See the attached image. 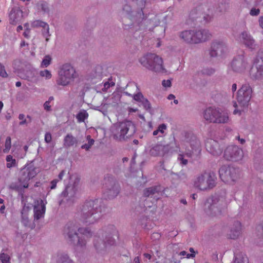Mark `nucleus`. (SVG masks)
I'll return each instance as SVG.
<instances>
[{
    "label": "nucleus",
    "mask_w": 263,
    "mask_h": 263,
    "mask_svg": "<svg viewBox=\"0 0 263 263\" xmlns=\"http://www.w3.org/2000/svg\"><path fill=\"white\" fill-rule=\"evenodd\" d=\"M182 140L190 144L191 149L186 148L185 154H179L177 160L179 164L182 166L186 165L188 163L187 159L185 157L191 158L193 156H198L201 151V144L196 136L192 132L183 131L181 133Z\"/></svg>",
    "instance_id": "1"
},
{
    "label": "nucleus",
    "mask_w": 263,
    "mask_h": 263,
    "mask_svg": "<svg viewBox=\"0 0 263 263\" xmlns=\"http://www.w3.org/2000/svg\"><path fill=\"white\" fill-rule=\"evenodd\" d=\"M98 199L87 201L81 210V220L85 223H93L100 218L101 206Z\"/></svg>",
    "instance_id": "2"
},
{
    "label": "nucleus",
    "mask_w": 263,
    "mask_h": 263,
    "mask_svg": "<svg viewBox=\"0 0 263 263\" xmlns=\"http://www.w3.org/2000/svg\"><path fill=\"white\" fill-rule=\"evenodd\" d=\"M37 175L36 168L33 166H25L20 172L18 182L12 183L9 188L18 192L29 187V181Z\"/></svg>",
    "instance_id": "3"
},
{
    "label": "nucleus",
    "mask_w": 263,
    "mask_h": 263,
    "mask_svg": "<svg viewBox=\"0 0 263 263\" xmlns=\"http://www.w3.org/2000/svg\"><path fill=\"white\" fill-rule=\"evenodd\" d=\"M64 233L66 234L71 241L77 240L78 245L80 246L85 245L86 241L83 240L85 238L91 236V233L87 229L78 228L73 222L67 223L64 228Z\"/></svg>",
    "instance_id": "4"
},
{
    "label": "nucleus",
    "mask_w": 263,
    "mask_h": 263,
    "mask_svg": "<svg viewBox=\"0 0 263 263\" xmlns=\"http://www.w3.org/2000/svg\"><path fill=\"white\" fill-rule=\"evenodd\" d=\"M103 238L105 237V240H103L100 236H95L93 238L94 247L97 251L102 250L108 246H113L115 243V240L112 238L113 236L118 238V232L114 226L110 225L105 228L104 232H101Z\"/></svg>",
    "instance_id": "5"
},
{
    "label": "nucleus",
    "mask_w": 263,
    "mask_h": 263,
    "mask_svg": "<svg viewBox=\"0 0 263 263\" xmlns=\"http://www.w3.org/2000/svg\"><path fill=\"white\" fill-rule=\"evenodd\" d=\"M203 116L206 121L213 123L225 124L229 120L227 111L218 107L206 108L203 111Z\"/></svg>",
    "instance_id": "6"
},
{
    "label": "nucleus",
    "mask_w": 263,
    "mask_h": 263,
    "mask_svg": "<svg viewBox=\"0 0 263 263\" xmlns=\"http://www.w3.org/2000/svg\"><path fill=\"white\" fill-rule=\"evenodd\" d=\"M139 62L144 67L156 72L163 71V59L154 53H147L139 59Z\"/></svg>",
    "instance_id": "7"
},
{
    "label": "nucleus",
    "mask_w": 263,
    "mask_h": 263,
    "mask_svg": "<svg viewBox=\"0 0 263 263\" xmlns=\"http://www.w3.org/2000/svg\"><path fill=\"white\" fill-rule=\"evenodd\" d=\"M224 208L222 200H220L216 196H212L206 199L204 210L209 216L214 217L221 215Z\"/></svg>",
    "instance_id": "8"
},
{
    "label": "nucleus",
    "mask_w": 263,
    "mask_h": 263,
    "mask_svg": "<svg viewBox=\"0 0 263 263\" xmlns=\"http://www.w3.org/2000/svg\"><path fill=\"white\" fill-rule=\"evenodd\" d=\"M135 132V126L133 123L130 121H125L119 123L117 126L113 137L117 141H122L128 138Z\"/></svg>",
    "instance_id": "9"
},
{
    "label": "nucleus",
    "mask_w": 263,
    "mask_h": 263,
    "mask_svg": "<svg viewBox=\"0 0 263 263\" xmlns=\"http://www.w3.org/2000/svg\"><path fill=\"white\" fill-rule=\"evenodd\" d=\"M164 124L160 125L157 129L153 132V135L157 136L158 140L160 138V141L153 146L149 151V154L153 156H161L164 155Z\"/></svg>",
    "instance_id": "10"
},
{
    "label": "nucleus",
    "mask_w": 263,
    "mask_h": 263,
    "mask_svg": "<svg viewBox=\"0 0 263 263\" xmlns=\"http://www.w3.org/2000/svg\"><path fill=\"white\" fill-rule=\"evenodd\" d=\"M74 68L70 64H66L62 66L59 72L57 83L59 85L67 86L73 80L76 76Z\"/></svg>",
    "instance_id": "11"
},
{
    "label": "nucleus",
    "mask_w": 263,
    "mask_h": 263,
    "mask_svg": "<svg viewBox=\"0 0 263 263\" xmlns=\"http://www.w3.org/2000/svg\"><path fill=\"white\" fill-rule=\"evenodd\" d=\"M263 51L259 49L253 60V65L250 70L251 78L253 80L263 79V57L260 55Z\"/></svg>",
    "instance_id": "12"
},
{
    "label": "nucleus",
    "mask_w": 263,
    "mask_h": 263,
    "mask_svg": "<svg viewBox=\"0 0 263 263\" xmlns=\"http://www.w3.org/2000/svg\"><path fill=\"white\" fill-rule=\"evenodd\" d=\"M252 89L249 84H243L237 92L236 99L241 107H247L252 96Z\"/></svg>",
    "instance_id": "13"
},
{
    "label": "nucleus",
    "mask_w": 263,
    "mask_h": 263,
    "mask_svg": "<svg viewBox=\"0 0 263 263\" xmlns=\"http://www.w3.org/2000/svg\"><path fill=\"white\" fill-rule=\"evenodd\" d=\"M243 156V150L237 145H229L224 151L223 157L227 161L238 162L241 160Z\"/></svg>",
    "instance_id": "14"
},
{
    "label": "nucleus",
    "mask_w": 263,
    "mask_h": 263,
    "mask_svg": "<svg viewBox=\"0 0 263 263\" xmlns=\"http://www.w3.org/2000/svg\"><path fill=\"white\" fill-rule=\"evenodd\" d=\"M237 40L240 44L243 45L251 51H255L258 48V44L256 43V41L247 31L241 32L238 35Z\"/></svg>",
    "instance_id": "15"
},
{
    "label": "nucleus",
    "mask_w": 263,
    "mask_h": 263,
    "mask_svg": "<svg viewBox=\"0 0 263 263\" xmlns=\"http://www.w3.org/2000/svg\"><path fill=\"white\" fill-rule=\"evenodd\" d=\"M248 64L244 54H239L234 58L231 63V67L235 72L242 73L248 67Z\"/></svg>",
    "instance_id": "16"
},
{
    "label": "nucleus",
    "mask_w": 263,
    "mask_h": 263,
    "mask_svg": "<svg viewBox=\"0 0 263 263\" xmlns=\"http://www.w3.org/2000/svg\"><path fill=\"white\" fill-rule=\"evenodd\" d=\"M227 50L226 44L221 41L216 40L211 43L209 54L211 58L222 55Z\"/></svg>",
    "instance_id": "17"
},
{
    "label": "nucleus",
    "mask_w": 263,
    "mask_h": 263,
    "mask_svg": "<svg viewBox=\"0 0 263 263\" xmlns=\"http://www.w3.org/2000/svg\"><path fill=\"white\" fill-rule=\"evenodd\" d=\"M205 145L207 151L213 156H219L222 152V148L219 143L214 139H208Z\"/></svg>",
    "instance_id": "18"
},
{
    "label": "nucleus",
    "mask_w": 263,
    "mask_h": 263,
    "mask_svg": "<svg viewBox=\"0 0 263 263\" xmlns=\"http://www.w3.org/2000/svg\"><path fill=\"white\" fill-rule=\"evenodd\" d=\"M194 44L206 42L211 39L212 34L206 29H199L194 30Z\"/></svg>",
    "instance_id": "19"
},
{
    "label": "nucleus",
    "mask_w": 263,
    "mask_h": 263,
    "mask_svg": "<svg viewBox=\"0 0 263 263\" xmlns=\"http://www.w3.org/2000/svg\"><path fill=\"white\" fill-rule=\"evenodd\" d=\"M241 233V224L238 221H235L230 227V231L228 234L229 238L235 239H237Z\"/></svg>",
    "instance_id": "20"
},
{
    "label": "nucleus",
    "mask_w": 263,
    "mask_h": 263,
    "mask_svg": "<svg viewBox=\"0 0 263 263\" xmlns=\"http://www.w3.org/2000/svg\"><path fill=\"white\" fill-rule=\"evenodd\" d=\"M45 211L46 207L44 201L42 199L37 200L34 206V218L38 220L44 217Z\"/></svg>",
    "instance_id": "21"
},
{
    "label": "nucleus",
    "mask_w": 263,
    "mask_h": 263,
    "mask_svg": "<svg viewBox=\"0 0 263 263\" xmlns=\"http://www.w3.org/2000/svg\"><path fill=\"white\" fill-rule=\"evenodd\" d=\"M180 38L187 44H194V30H186L179 32Z\"/></svg>",
    "instance_id": "22"
},
{
    "label": "nucleus",
    "mask_w": 263,
    "mask_h": 263,
    "mask_svg": "<svg viewBox=\"0 0 263 263\" xmlns=\"http://www.w3.org/2000/svg\"><path fill=\"white\" fill-rule=\"evenodd\" d=\"M254 167L260 171H263V150L258 149L254 156Z\"/></svg>",
    "instance_id": "23"
},
{
    "label": "nucleus",
    "mask_w": 263,
    "mask_h": 263,
    "mask_svg": "<svg viewBox=\"0 0 263 263\" xmlns=\"http://www.w3.org/2000/svg\"><path fill=\"white\" fill-rule=\"evenodd\" d=\"M161 187L160 185H156L148 187L144 190L143 194L145 197H157L156 195H158L161 191Z\"/></svg>",
    "instance_id": "24"
},
{
    "label": "nucleus",
    "mask_w": 263,
    "mask_h": 263,
    "mask_svg": "<svg viewBox=\"0 0 263 263\" xmlns=\"http://www.w3.org/2000/svg\"><path fill=\"white\" fill-rule=\"evenodd\" d=\"M207 176L206 172H204L199 175L195 182V185L201 190H206V180Z\"/></svg>",
    "instance_id": "25"
},
{
    "label": "nucleus",
    "mask_w": 263,
    "mask_h": 263,
    "mask_svg": "<svg viewBox=\"0 0 263 263\" xmlns=\"http://www.w3.org/2000/svg\"><path fill=\"white\" fill-rule=\"evenodd\" d=\"M229 168L230 166L223 165L219 170L220 178L222 181L227 183H229L230 177Z\"/></svg>",
    "instance_id": "26"
},
{
    "label": "nucleus",
    "mask_w": 263,
    "mask_h": 263,
    "mask_svg": "<svg viewBox=\"0 0 263 263\" xmlns=\"http://www.w3.org/2000/svg\"><path fill=\"white\" fill-rule=\"evenodd\" d=\"M206 175L208 176L206 180V189L208 188L212 189L215 186L216 184V177L215 174L212 172L209 173L206 172Z\"/></svg>",
    "instance_id": "27"
},
{
    "label": "nucleus",
    "mask_w": 263,
    "mask_h": 263,
    "mask_svg": "<svg viewBox=\"0 0 263 263\" xmlns=\"http://www.w3.org/2000/svg\"><path fill=\"white\" fill-rule=\"evenodd\" d=\"M230 177L229 183L235 181L240 176V172L238 168H235L233 166H230L229 168Z\"/></svg>",
    "instance_id": "28"
},
{
    "label": "nucleus",
    "mask_w": 263,
    "mask_h": 263,
    "mask_svg": "<svg viewBox=\"0 0 263 263\" xmlns=\"http://www.w3.org/2000/svg\"><path fill=\"white\" fill-rule=\"evenodd\" d=\"M78 140L71 134H67L64 139V145L65 147H70L76 145Z\"/></svg>",
    "instance_id": "29"
},
{
    "label": "nucleus",
    "mask_w": 263,
    "mask_h": 263,
    "mask_svg": "<svg viewBox=\"0 0 263 263\" xmlns=\"http://www.w3.org/2000/svg\"><path fill=\"white\" fill-rule=\"evenodd\" d=\"M76 194V189L75 187H70L67 186L65 190L62 192V195L65 197L72 198Z\"/></svg>",
    "instance_id": "30"
},
{
    "label": "nucleus",
    "mask_w": 263,
    "mask_h": 263,
    "mask_svg": "<svg viewBox=\"0 0 263 263\" xmlns=\"http://www.w3.org/2000/svg\"><path fill=\"white\" fill-rule=\"evenodd\" d=\"M230 8V0H220L218 5V9L220 12H227L229 10Z\"/></svg>",
    "instance_id": "31"
},
{
    "label": "nucleus",
    "mask_w": 263,
    "mask_h": 263,
    "mask_svg": "<svg viewBox=\"0 0 263 263\" xmlns=\"http://www.w3.org/2000/svg\"><path fill=\"white\" fill-rule=\"evenodd\" d=\"M55 260L58 263H72V261L69 258L67 255L64 253L58 254Z\"/></svg>",
    "instance_id": "32"
},
{
    "label": "nucleus",
    "mask_w": 263,
    "mask_h": 263,
    "mask_svg": "<svg viewBox=\"0 0 263 263\" xmlns=\"http://www.w3.org/2000/svg\"><path fill=\"white\" fill-rule=\"evenodd\" d=\"M202 13L197 8L192 9L189 14V18L192 22L196 21L201 17Z\"/></svg>",
    "instance_id": "33"
},
{
    "label": "nucleus",
    "mask_w": 263,
    "mask_h": 263,
    "mask_svg": "<svg viewBox=\"0 0 263 263\" xmlns=\"http://www.w3.org/2000/svg\"><path fill=\"white\" fill-rule=\"evenodd\" d=\"M6 160L7 161L6 166L7 168H11L12 167H17L18 165L17 162L15 159H14L12 156L10 155L7 156Z\"/></svg>",
    "instance_id": "34"
},
{
    "label": "nucleus",
    "mask_w": 263,
    "mask_h": 263,
    "mask_svg": "<svg viewBox=\"0 0 263 263\" xmlns=\"http://www.w3.org/2000/svg\"><path fill=\"white\" fill-rule=\"evenodd\" d=\"M235 260L233 263H249V260L247 257L242 253L234 254Z\"/></svg>",
    "instance_id": "35"
},
{
    "label": "nucleus",
    "mask_w": 263,
    "mask_h": 263,
    "mask_svg": "<svg viewBox=\"0 0 263 263\" xmlns=\"http://www.w3.org/2000/svg\"><path fill=\"white\" fill-rule=\"evenodd\" d=\"M258 231V238L257 243L258 246L263 247V223L259 225L257 227Z\"/></svg>",
    "instance_id": "36"
},
{
    "label": "nucleus",
    "mask_w": 263,
    "mask_h": 263,
    "mask_svg": "<svg viewBox=\"0 0 263 263\" xmlns=\"http://www.w3.org/2000/svg\"><path fill=\"white\" fill-rule=\"evenodd\" d=\"M33 25L35 27H42L45 30L46 33L49 34V27L46 23L40 20H36L34 21Z\"/></svg>",
    "instance_id": "37"
},
{
    "label": "nucleus",
    "mask_w": 263,
    "mask_h": 263,
    "mask_svg": "<svg viewBox=\"0 0 263 263\" xmlns=\"http://www.w3.org/2000/svg\"><path fill=\"white\" fill-rule=\"evenodd\" d=\"M88 117V114L85 110L80 111L76 116V118L79 122H84L85 120Z\"/></svg>",
    "instance_id": "38"
},
{
    "label": "nucleus",
    "mask_w": 263,
    "mask_h": 263,
    "mask_svg": "<svg viewBox=\"0 0 263 263\" xmlns=\"http://www.w3.org/2000/svg\"><path fill=\"white\" fill-rule=\"evenodd\" d=\"M179 148V147L176 145L175 142L171 143L169 144L165 145V153H172L173 152H177Z\"/></svg>",
    "instance_id": "39"
},
{
    "label": "nucleus",
    "mask_w": 263,
    "mask_h": 263,
    "mask_svg": "<svg viewBox=\"0 0 263 263\" xmlns=\"http://www.w3.org/2000/svg\"><path fill=\"white\" fill-rule=\"evenodd\" d=\"M119 193V187L118 184L114 183V185L111 189H109V195L113 197L116 196Z\"/></svg>",
    "instance_id": "40"
},
{
    "label": "nucleus",
    "mask_w": 263,
    "mask_h": 263,
    "mask_svg": "<svg viewBox=\"0 0 263 263\" xmlns=\"http://www.w3.org/2000/svg\"><path fill=\"white\" fill-rule=\"evenodd\" d=\"M200 72L203 75L211 76L215 73V70L211 67H205L201 70Z\"/></svg>",
    "instance_id": "41"
},
{
    "label": "nucleus",
    "mask_w": 263,
    "mask_h": 263,
    "mask_svg": "<svg viewBox=\"0 0 263 263\" xmlns=\"http://www.w3.org/2000/svg\"><path fill=\"white\" fill-rule=\"evenodd\" d=\"M11 147V137L8 136L6 138L5 143V148L3 149V152L4 153H8L10 148Z\"/></svg>",
    "instance_id": "42"
},
{
    "label": "nucleus",
    "mask_w": 263,
    "mask_h": 263,
    "mask_svg": "<svg viewBox=\"0 0 263 263\" xmlns=\"http://www.w3.org/2000/svg\"><path fill=\"white\" fill-rule=\"evenodd\" d=\"M10 256L7 253H0V260L2 263H10Z\"/></svg>",
    "instance_id": "43"
},
{
    "label": "nucleus",
    "mask_w": 263,
    "mask_h": 263,
    "mask_svg": "<svg viewBox=\"0 0 263 263\" xmlns=\"http://www.w3.org/2000/svg\"><path fill=\"white\" fill-rule=\"evenodd\" d=\"M87 139L88 141V143L82 145L81 148L83 149H85L86 150H88L93 144L95 141L93 139L90 138V136H87Z\"/></svg>",
    "instance_id": "44"
},
{
    "label": "nucleus",
    "mask_w": 263,
    "mask_h": 263,
    "mask_svg": "<svg viewBox=\"0 0 263 263\" xmlns=\"http://www.w3.org/2000/svg\"><path fill=\"white\" fill-rule=\"evenodd\" d=\"M28 211V207H24L22 211V222L24 223L25 225H27L29 222L28 218L27 216L24 215V213L27 212Z\"/></svg>",
    "instance_id": "45"
},
{
    "label": "nucleus",
    "mask_w": 263,
    "mask_h": 263,
    "mask_svg": "<svg viewBox=\"0 0 263 263\" xmlns=\"http://www.w3.org/2000/svg\"><path fill=\"white\" fill-rule=\"evenodd\" d=\"M40 74L41 77H45L46 79H49L52 77L50 71L47 69L40 71Z\"/></svg>",
    "instance_id": "46"
},
{
    "label": "nucleus",
    "mask_w": 263,
    "mask_h": 263,
    "mask_svg": "<svg viewBox=\"0 0 263 263\" xmlns=\"http://www.w3.org/2000/svg\"><path fill=\"white\" fill-rule=\"evenodd\" d=\"M51 59L49 55L45 56V58L43 59L41 66L42 67H47L50 64Z\"/></svg>",
    "instance_id": "47"
},
{
    "label": "nucleus",
    "mask_w": 263,
    "mask_h": 263,
    "mask_svg": "<svg viewBox=\"0 0 263 263\" xmlns=\"http://www.w3.org/2000/svg\"><path fill=\"white\" fill-rule=\"evenodd\" d=\"M0 76L3 78H6L8 76V74L6 72L4 66L0 63Z\"/></svg>",
    "instance_id": "48"
},
{
    "label": "nucleus",
    "mask_w": 263,
    "mask_h": 263,
    "mask_svg": "<svg viewBox=\"0 0 263 263\" xmlns=\"http://www.w3.org/2000/svg\"><path fill=\"white\" fill-rule=\"evenodd\" d=\"M115 85V83L114 82H106L104 84V87L102 88L103 91H106L108 88L111 86Z\"/></svg>",
    "instance_id": "49"
},
{
    "label": "nucleus",
    "mask_w": 263,
    "mask_h": 263,
    "mask_svg": "<svg viewBox=\"0 0 263 263\" xmlns=\"http://www.w3.org/2000/svg\"><path fill=\"white\" fill-rule=\"evenodd\" d=\"M180 258H181L179 257V255H178V253H176L175 254H173L171 261L172 262H173L174 263H179Z\"/></svg>",
    "instance_id": "50"
},
{
    "label": "nucleus",
    "mask_w": 263,
    "mask_h": 263,
    "mask_svg": "<svg viewBox=\"0 0 263 263\" xmlns=\"http://www.w3.org/2000/svg\"><path fill=\"white\" fill-rule=\"evenodd\" d=\"M259 13L260 10L255 8H252L250 11V14L252 16H257Z\"/></svg>",
    "instance_id": "51"
},
{
    "label": "nucleus",
    "mask_w": 263,
    "mask_h": 263,
    "mask_svg": "<svg viewBox=\"0 0 263 263\" xmlns=\"http://www.w3.org/2000/svg\"><path fill=\"white\" fill-rule=\"evenodd\" d=\"M141 102L146 109H148L151 108V104L147 99H145L144 98Z\"/></svg>",
    "instance_id": "52"
},
{
    "label": "nucleus",
    "mask_w": 263,
    "mask_h": 263,
    "mask_svg": "<svg viewBox=\"0 0 263 263\" xmlns=\"http://www.w3.org/2000/svg\"><path fill=\"white\" fill-rule=\"evenodd\" d=\"M173 10V8L171 7H170L168 8L167 10L166 11H165V12H169L168 14L165 15V20L167 19V18H168L170 19L172 18V17L173 16V13L172 12Z\"/></svg>",
    "instance_id": "53"
},
{
    "label": "nucleus",
    "mask_w": 263,
    "mask_h": 263,
    "mask_svg": "<svg viewBox=\"0 0 263 263\" xmlns=\"http://www.w3.org/2000/svg\"><path fill=\"white\" fill-rule=\"evenodd\" d=\"M134 99L135 100L141 102L142 100L144 99V98L142 93H138L134 96Z\"/></svg>",
    "instance_id": "54"
},
{
    "label": "nucleus",
    "mask_w": 263,
    "mask_h": 263,
    "mask_svg": "<svg viewBox=\"0 0 263 263\" xmlns=\"http://www.w3.org/2000/svg\"><path fill=\"white\" fill-rule=\"evenodd\" d=\"M258 199L260 201V206L263 209V189L259 193Z\"/></svg>",
    "instance_id": "55"
},
{
    "label": "nucleus",
    "mask_w": 263,
    "mask_h": 263,
    "mask_svg": "<svg viewBox=\"0 0 263 263\" xmlns=\"http://www.w3.org/2000/svg\"><path fill=\"white\" fill-rule=\"evenodd\" d=\"M52 137L50 133H46L45 135V141L46 143H50L51 141Z\"/></svg>",
    "instance_id": "56"
},
{
    "label": "nucleus",
    "mask_w": 263,
    "mask_h": 263,
    "mask_svg": "<svg viewBox=\"0 0 263 263\" xmlns=\"http://www.w3.org/2000/svg\"><path fill=\"white\" fill-rule=\"evenodd\" d=\"M18 119L22 120V121L20 122V125H23L26 123V120L25 119V115L24 114H20L18 116Z\"/></svg>",
    "instance_id": "57"
},
{
    "label": "nucleus",
    "mask_w": 263,
    "mask_h": 263,
    "mask_svg": "<svg viewBox=\"0 0 263 263\" xmlns=\"http://www.w3.org/2000/svg\"><path fill=\"white\" fill-rule=\"evenodd\" d=\"M59 181V180L58 179H53V180H52L50 182V184H51L50 189L53 190V189H55V187L57 186V183Z\"/></svg>",
    "instance_id": "58"
},
{
    "label": "nucleus",
    "mask_w": 263,
    "mask_h": 263,
    "mask_svg": "<svg viewBox=\"0 0 263 263\" xmlns=\"http://www.w3.org/2000/svg\"><path fill=\"white\" fill-rule=\"evenodd\" d=\"M41 7L42 10L45 12H48L49 10L48 4L45 2L42 3L41 4Z\"/></svg>",
    "instance_id": "59"
},
{
    "label": "nucleus",
    "mask_w": 263,
    "mask_h": 263,
    "mask_svg": "<svg viewBox=\"0 0 263 263\" xmlns=\"http://www.w3.org/2000/svg\"><path fill=\"white\" fill-rule=\"evenodd\" d=\"M202 18H203L204 21L206 23L209 22L211 21V18H212L211 16L209 15V14H202Z\"/></svg>",
    "instance_id": "60"
},
{
    "label": "nucleus",
    "mask_w": 263,
    "mask_h": 263,
    "mask_svg": "<svg viewBox=\"0 0 263 263\" xmlns=\"http://www.w3.org/2000/svg\"><path fill=\"white\" fill-rule=\"evenodd\" d=\"M44 108L47 111L50 110L51 106L50 105L49 101H46L44 104Z\"/></svg>",
    "instance_id": "61"
},
{
    "label": "nucleus",
    "mask_w": 263,
    "mask_h": 263,
    "mask_svg": "<svg viewBox=\"0 0 263 263\" xmlns=\"http://www.w3.org/2000/svg\"><path fill=\"white\" fill-rule=\"evenodd\" d=\"M235 139L238 140L240 143L241 144H243L246 142V140L243 138H240L239 135L236 136Z\"/></svg>",
    "instance_id": "62"
},
{
    "label": "nucleus",
    "mask_w": 263,
    "mask_h": 263,
    "mask_svg": "<svg viewBox=\"0 0 263 263\" xmlns=\"http://www.w3.org/2000/svg\"><path fill=\"white\" fill-rule=\"evenodd\" d=\"M254 3L256 6H263V0H255Z\"/></svg>",
    "instance_id": "63"
},
{
    "label": "nucleus",
    "mask_w": 263,
    "mask_h": 263,
    "mask_svg": "<svg viewBox=\"0 0 263 263\" xmlns=\"http://www.w3.org/2000/svg\"><path fill=\"white\" fill-rule=\"evenodd\" d=\"M65 174V171L64 170H62L58 175V179L60 180H62L63 179V176Z\"/></svg>",
    "instance_id": "64"
}]
</instances>
